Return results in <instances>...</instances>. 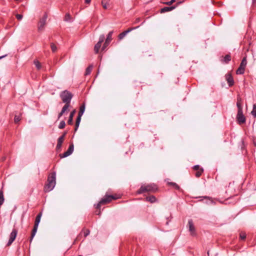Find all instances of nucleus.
<instances>
[{
	"label": "nucleus",
	"instance_id": "nucleus-1",
	"mask_svg": "<svg viewBox=\"0 0 256 256\" xmlns=\"http://www.w3.org/2000/svg\"><path fill=\"white\" fill-rule=\"evenodd\" d=\"M236 100V106L238 108V113L236 116V121L239 124H242L245 123L246 120L243 114L242 98L240 96H238Z\"/></svg>",
	"mask_w": 256,
	"mask_h": 256
},
{
	"label": "nucleus",
	"instance_id": "nucleus-2",
	"mask_svg": "<svg viewBox=\"0 0 256 256\" xmlns=\"http://www.w3.org/2000/svg\"><path fill=\"white\" fill-rule=\"evenodd\" d=\"M47 184H46L44 188L45 192H49L52 190L56 184V172H51L47 180Z\"/></svg>",
	"mask_w": 256,
	"mask_h": 256
},
{
	"label": "nucleus",
	"instance_id": "nucleus-3",
	"mask_svg": "<svg viewBox=\"0 0 256 256\" xmlns=\"http://www.w3.org/2000/svg\"><path fill=\"white\" fill-rule=\"evenodd\" d=\"M158 190L157 186L154 184H150L142 185L137 191L138 194H142L144 192H155Z\"/></svg>",
	"mask_w": 256,
	"mask_h": 256
},
{
	"label": "nucleus",
	"instance_id": "nucleus-4",
	"mask_svg": "<svg viewBox=\"0 0 256 256\" xmlns=\"http://www.w3.org/2000/svg\"><path fill=\"white\" fill-rule=\"evenodd\" d=\"M60 97L64 103L70 104L73 94L70 92L65 90L61 92Z\"/></svg>",
	"mask_w": 256,
	"mask_h": 256
},
{
	"label": "nucleus",
	"instance_id": "nucleus-5",
	"mask_svg": "<svg viewBox=\"0 0 256 256\" xmlns=\"http://www.w3.org/2000/svg\"><path fill=\"white\" fill-rule=\"evenodd\" d=\"M247 64L246 58L244 57L240 64V66L236 71L237 74H242L244 72L245 68Z\"/></svg>",
	"mask_w": 256,
	"mask_h": 256
},
{
	"label": "nucleus",
	"instance_id": "nucleus-6",
	"mask_svg": "<svg viewBox=\"0 0 256 256\" xmlns=\"http://www.w3.org/2000/svg\"><path fill=\"white\" fill-rule=\"evenodd\" d=\"M48 15L46 13L44 14L42 18H41L38 23V31L42 32L44 30V26L46 24V20Z\"/></svg>",
	"mask_w": 256,
	"mask_h": 256
},
{
	"label": "nucleus",
	"instance_id": "nucleus-7",
	"mask_svg": "<svg viewBox=\"0 0 256 256\" xmlns=\"http://www.w3.org/2000/svg\"><path fill=\"white\" fill-rule=\"evenodd\" d=\"M104 38L105 36L104 34H102L100 36L99 40L95 45L94 48V50L96 54H98L99 52L100 48L102 46V43L104 41Z\"/></svg>",
	"mask_w": 256,
	"mask_h": 256
},
{
	"label": "nucleus",
	"instance_id": "nucleus-8",
	"mask_svg": "<svg viewBox=\"0 0 256 256\" xmlns=\"http://www.w3.org/2000/svg\"><path fill=\"white\" fill-rule=\"evenodd\" d=\"M118 198L114 195H107L106 194L104 198L100 200V203H103L104 204H106L112 200H116Z\"/></svg>",
	"mask_w": 256,
	"mask_h": 256
},
{
	"label": "nucleus",
	"instance_id": "nucleus-9",
	"mask_svg": "<svg viewBox=\"0 0 256 256\" xmlns=\"http://www.w3.org/2000/svg\"><path fill=\"white\" fill-rule=\"evenodd\" d=\"M74 144L72 143L69 146L66 152H65L62 154H60V157L61 158H66V157L69 156L72 153V152L74 151Z\"/></svg>",
	"mask_w": 256,
	"mask_h": 256
},
{
	"label": "nucleus",
	"instance_id": "nucleus-10",
	"mask_svg": "<svg viewBox=\"0 0 256 256\" xmlns=\"http://www.w3.org/2000/svg\"><path fill=\"white\" fill-rule=\"evenodd\" d=\"M74 144L72 143L69 146L66 152H65L62 154H60V157L61 158H66V157L69 156L72 153V152L74 151Z\"/></svg>",
	"mask_w": 256,
	"mask_h": 256
},
{
	"label": "nucleus",
	"instance_id": "nucleus-11",
	"mask_svg": "<svg viewBox=\"0 0 256 256\" xmlns=\"http://www.w3.org/2000/svg\"><path fill=\"white\" fill-rule=\"evenodd\" d=\"M114 32L110 31L108 32V34L107 35L106 38L105 40V42L102 47V50H104L105 48L108 46L110 42H111L112 40V36Z\"/></svg>",
	"mask_w": 256,
	"mask_h": 256
},
{
	"label": "nucleus",
	"instance_id": "nucleus-12",
	"mask_svg": "<svg viewBox=\"0 0 256 256\" xmlns=\"http://www.w3.org/2000/svg\"><path fill=\"white\" fill-rule=\"evenodd\" d=\"M17 234H18V230L14 228L12 230V232L10 234L9 240L7 244L8 246H10V245L12 244L13 242L16 239V238L17 236Z\"/></svg>",
	"mask_w": 256,
	"mask_h": 256
},
{
	"label": "nucleus",
	"instance_id": "nucleus-13",
	"mask_svg": "<svg viewBox=\"0 0 256 256\" xmlns=\"http://www.w3.org/2000/svg\"><path fill=\"white\" fill-rule=\"evenodd\" d=\"M188 226L189 231L190 232L192 236L196 235V230L192 220H189L188 222Z\"/></svg>",
	"mask_w": 256,
	"mask_h": 256
},
{
	"label": "nucleus",
	"instance_id": "nucleus-14",
	"mask_svg": "<svg viewBox=\"0 0 256 256\" xmlns=\"http://www.w3.org/2000/svg\"><path fill=\"white\" fill-rule=\"evenodd\" d=\"M138 27L139 26H138L134 27V28H131L128 29L127 30L123 32H122L120 33L118 36V40H122L126 36V34H128V33L130 32L133 30H134Z\"/></svg>",
	"mask_w": 256,
	"mask_h": 256
},
{
	"label": "nucleus",
	"instance_id": "nucleus-15",
	"mask_svg": "<svg viewBox=\"0 0 256 256\" xmlns=\"http://www.w3.org/2000/svg\"><path fill=\"white\" fill-rule=\"evenodd\" d=\"M226 78L230 86H232L234 84V80L231 74H228L226 75Z\"/></svg>",
	"mask_w": 256,
	"mask_h": 256
},
{
	"label": "nucleus",
	"instance_id": "nucleus-16",
	"mask_svg": "<svg viewBox=\"0 0 256 256\" xmlns=\"http://www.w3.org/2000/svg\"><path fill=\"white\" fill-rule=\"evenodd\" d=\"M64 136H60L58 140V143L56 146V150H58L62 148V144L64 140Z\"/></svg>",
	"mask_w": 256,
	"mask_h": 256
},
{
	"label": "nucleus",
	"instance_id": "nucleus-17",
	"mask_svg": "<svg viewBox=\"0 0 256 256\" xmlns=\"http://www.w3.org/2000/svg\"><path fill=\"white\" fill-rule=\"evenodd\" d=\"M176 8V6H165L160 9V12L164 13L166 12H170Z\"/></svg>",
	"mask_w": 256,
	"mask_h": 256
},
{
	"label": "nucleus",
	"instance_id": "nucleus-18",
	"mask_svg": "<svg viewBox=\"0 0 256 256\" xmlns=\"http://www.w3.org/2000/svg\"><path fill=\"white\" fill-rule=\"evenodd\" d=\"M75 113H76V110H74L70 112V116H69L68 121V124H70V125L72 124L73 118H74V116Z\"/></svg>",
	"mask_w": 256,
	"mask_h": 256
},
{
	"label": "nucleus",
	"instance_id": "nucleus-19",
	"mask_svg": "<svg viewBox=\"0 0 256 256\" xmlns=\"http://www.w3.org/2000/svg\"><path fill=\"white\" fill-rule=\"evenodd\" d=\"M231 60V56L230 54H226L222 59L221 60V62L223 63L228 64Z\"/></svg>",
	"mask_w": 256,
	"mask_h": 256
},
{
	"label": "nucleus",
	"instance_id": "nucleus-20",
	"mask_svg": "<svg viewBox=\"0 0 256 256\" xmlns=\"http://www.w3.org/2000/svg\"><path fill=\"white\" fill-rule=\"evenodd\" d=\"M42 216V213L40 212L36 216L35 222H34V226H38L39 223L40 221V218Z\"/></svg>",
	"mask_w": 256,
	"mask_h": 256
},
{
	"label": "nucleus",
	"instance_id": "nucleus-21",
	"mask_svg": "<svg viewBox=\"0 0 256 256\" xmlns=\"http://www.w3.org/2000/svg\"><path fill=\"white\" fill-rule=\"evenodd\" d=\"M146 200L150 203H154L156 201V198L154 196H150L146 198Z\"/></svg>",
	"mask_w": 256,
	"mask_h": 256
},
{
	"label": "nucleus",
	"instance_id": "nucleus-22",
	"mask_svg": "<svg viewBox=\"0 0 256 256\" xmlns=\"http://www.w3.org/2000/svg\"><path fill=\"white\" fill-rule=\"evenodd\" d=\"M38 226H34V228L32 229V234H31V236H30V242H32V240L33 238H34V236L36 235V232H37V230H38Z\"/></svg>",
	"mask_w": 256,
	"mask_h": 256
},
{
	"label": "nucleus",
	"instance_id": "nucleus-23",
	"mask_svg": "<svg viewBox=\"0 0 256 256\" xmlns=\"http://www.w3.org/2000/svg\"><path fill=\"white\" fill-rule=\"evenodd\" d=\"M80 120H81V116H78L76 118V124H75V128H74L75 132L78 130V128Z\"/></svg>",
	"mask_w": 256,
	"mask_h": 256
},
{
	"label": "nucleus",
	"instance_id": "nucleus-24",
	"mask_svg": "<svg viewBox=\"0 0 256 256\" xmlns=\"http://www.w3.org/2000/svg\"><path fill=\"white\" fill-rule=\"evenodd\" d=\"M4 200V191L1 189L0 190V206L3 204Z\"/></svg>",
	"mask_w": 256,
	"mask_h": 256
},
{
	"label": "nucleus",
	"instance_id": "nucleus-25",
	"mask_svg": "<svg viewBox=\"0 0 256 256\" xmlns=\"http://www.w3.org/2000/svg\"><path fill=\"white\" fill-rule=\"evenodd\" d=\"M102 4L103 8L105 10H106L108 8V0H102Z\"/></svg>",
	"mask_w": 256,
	"mask_h": 256
},
{
	"label": "nucleus",
	"instance_id": "nucleus-26",
	"mask_svg": "<svg viewBox=\"0 0 256 256\" xmlns=\"http://www.w3.org/2000/svg\"><path fill=\"white\" fill-rule=\"evenodd\" d=\"M168 184L169 186H173L174 188L176 190H179L180 189V187L179 186H178L176 183L174 182H168Z\"/></svg>",
	"mask_w": 256,
	"mask_h": 256
},
{
	"label": "nucleus",
	"instance_id": "nucleus-27",
	"mask_svg": "<svg viewBox=\"0 0 256 256\" xmlns=\"http://www.w3.org/2000/svg\"><path fill=\"white\" fill-rule=\"evenodd\" d=\"M203 172H204V169L201 168L200 170L196 171V174H195L196 176V178L200 177L202 176Z\"/></svg>",
	"mask_w": 256,
	"mask_h": 256
},
{
	"label": "nucleus",
	"instance_id": "nucleus-28",
	"mask_svg": "<svg viewBox=\"0 0 256 256\" xmlns=\"http://www.w3.org/2000/svg\"><path fill=\"white\" fill-rule=\"evenodd\" d=\"M92 66H89L86 70L85 72V75H88L90 74L92 70Z\"/></svg>",
	"mask_w": 256,
	"mask_h": 256
},
{
	"label": "nucleus",
	"instance_id": "nucleus-29",
	"mask_svg": "<svg viewBox=\"0 0 256 256\" xmlns=\"http://www.w3.org/2000/svg\"><path fill=\"white\" fill-rule=\"evenodd\" d=\"M251 114L254 118H256V104H253L252 110Z\"/></svg>",
	"mask_w": 256,
	"mask_h": 256
},
{
	"label": "nucleus",
	"instance_id": "nucleus-30",
	"mask_svg": "<svg viewBox=\"0 0 256 256\" xmlns=\"http://www.w3.org/2000/svg\"><path fill=\"white\" fill-rule=\"evenodd\" d=\"M70 104H65L64 106L62 108V110L61 111H62L63 112H65L68 109V108L70 107Z\"/></svg>",
	"mask_w": 256,
	"mask_h": 256
},
{
	"label": "nucleus",
	"instance_id": "nucleus-31",
	"mask_svg": "<svg viewBox=\"0 0 256 256\" xmlns=\"http://www.w3.org/2000/svg\"><path fill=\"white\" fill-rule=\"evenodd\" d=\"M50 48H51L53 52H56L57 50L56 46L52 42L50 44Z\"/></svg>",
	"mask_w": 256,
	"mask_h": 256
},
{
	"label": "nucleus",
	"instance_id": "nucleus-32",
	"mask_svg": "<svg viewBox=\"0 0 256 256\" xmlns=\"http://www.w3.org/2000/svg\"><path fill=\"white\" fill-rule=\"evenodd\" d=\"M66 123L64 120H62L60 122V124L58 126V128L60 129H62L65 127Z\"/></svg>",
	"mask_w": 256,
	"mask_h": 256
},
{
	"label": "nucleus",
	"instance_id": "nucleus-33",
	"mask_svg": "<svg viewBox=\"0 0 256 256\" xmlns=\"http://www.w3.org/2000/svg\"><path fill=\"white\" fill-rule=\"evenodd\" d=\"M34 64L36 66V68L38 69V70H40L41 68V65H40V64L39 62L38 61V60H34Z\"/></svg>",
	"mask_w": 256,
	"mask_h": 256
},
{
	"label": "nucleus",
	"instance_id": "nucleus-34",
	"mask_svg": "<svg viewBox=\"0 0 256 256\" xmlns=\"http://www.w3.org/2000/svg\"><path fill=\"white\" fill-rule=\"evenodd\" d=\"M240 238L242 240H244L246 238V234L244 232H240Z\"/></svg>",
	"mask_w": 256,
	"mask_h": 256
},
{
	"label": "nucleus",
	"instance_id": "nucleus-35",
	"mask_svg": "<svg viewBox=\"0 0 256 256\" xmlns=\"http://www.w3.org/2000/svg\"><path fill=\"white\" fill-rule=\"evenodd\" d=\"M20 116L16 115L14 116V120L15 123L18 122L20 120Z\"/></svg>",
	"mask_w": 256,
	"mask_h": 256
},
{
	"label": "nucleus",
	"instance_id": "nucleus-36",
	"mask_svg": "<svg viewBox=\"0 0 256 256\" xmlns=\"http://www.w3.org/2000/svg\"><path fill=\"white\" fill-rule=\"evenodd\" d=\"M70 16L69 14H66L64 16V20L65 21H70Z\"/></svg>",
	"mask_w": 256,
	"mask_h": 256
},
{
	"label": "nucleus",
	"instance_id": "nucleus-37",
	"mask_svg": "<svg viewBox=\"0 0 256 256\" xmlns=\"http://www.w3.org/2000/svg\"><path fill=\"white\" fill-rule=\"evenodd\" d=\"M83 232L84 236L86 237L90 234V231L88 230H85L83 231Z\"/></svg>",
	"mask_w": 256,
	"mask_h": 256
},
{
	"label": "nucleus",
	"instance_id": "nucleus-38",
	"mask_svg": "<svg viewBox=\"0 0 256 256\" xmlns=\"http://www.w3.org/2000/svg\"><path fill=\"white\" fill-rule=\"evenodd\" d=\"M80 110L81 111V112H84V110H85V104H82L80 108Z\"/></svg>",
	"mask_w": 256,
	"mask_h": 256
},
{
	"label": "nucleus",
	"instance_id": "nucleus-39",
	"mask_svg": "<svg viewBox=\"0 0 256 256\" xmlns=\"http://www.w3.org/2000/svg\"><path fill=\"white\" fill-rule=\"evenodd\" d=\"M16 16L18 20H21L23 18V16L21 14H16Z\"/></svg>",
	"mask_w": 256,
	"mask_h": 256
},
{
	"label": "nucleus",
	"instance_id": "nucleus-40",
	"mask_svg": "<svg viewBox=\"0 0 256 256\" xmlns=\"http://www.w3.org/2000/svg\"><path fill=\"white\" fill-rule=\"evenodd\" d=\"M193 169L194 170H199L200 169V166L199 165H196V166H194V167H193Z\"/></svg>",
	"mask_w": 256,
	"mask_h": 256
},
{
	"label": "nucleus",
	"instance_id": "nucleus-41",
	"mask_svg": "<svg viewBox=\"0 0 256 256\" xmlns=\"http://www.w3.org/2000/svg\"><path fill=\"white\" fill-rule=\"evenodd\" d=\"M102 204H104L103 203H100V202L97 204V205L96 207V208L100 209Z\"/></svg>",
	"mask_w": 256,
	"mask_h": 256
},
{
	"label": "nucleus",
	"instance_id": "nucleus-42",
	"mask_svg": "<svg viewBox=\"0 0 256 256\" xmlns=\"http://www.w3.org/2000/svg\"><path fill=\"white\" fill-rule=\"evenodd\" d=\"M202 198H203L204 199H208L209 200H210V203H212V204L213 203V200L209 196H202Z\"/></svg>",
	"mask_w": 256,
	"mask_h": 256
},
{
	"label": "nucleus",
	"instance_id": "nucleus-43",
	"mask_svg": "<svg viewBox=\"0 0 256 256\" xmlns=\"http://www.w3.org/2000/svg\"><path fill=\"white\" fill-rule=\"evenodd\" d=\"M176 2V0H171L170 1V2H166V4L168 5H171L172 4H173L174 2Z\"/></svg>",
	"mask_w": 256,
	"mask_h": 256
},
{
	"label": "nucleus",
	"instance_id": "nucleus-44",
	"mask_svg": "<svg viewBox=\"0 0 256 256\" xmlns=\"http://www.w3.org/2000/svg\"><path fill=\"white\" fill-rule=\"evenodd\" d=\"M64 112H63L62 111H61L58 114V119H60V118L63 115Z\"/></svg>",
	"mask_w": 256,
	"mask_h": 256
},
{
	"label": "nucleus",
	"instance_id": "nucleus-45",
	"mask_svg": "<svg viewBox=\"0 0 256 256\" xmlns=\"http://www.w3.org/2000/svg\"><path fill=\"white\" fill-rule=\"evenodd\" d=\"M84 113V112L79 110V112H78V116L82 117V116Z\"/></svg>",
	"mask_w": 256,
	"mask_h": 256
},
{
	"label": "nucleus",
	"instance_id": "nucleus-46",
	"mask_svg": "<svg viewBox=\"0 0 256 256\" xmlns=\"http://www.w3.org/2000/svg\"><path fill=\"white\" fill-rule=\"evenodd\" d=\"M67 134V132H64L62 136H64V138L66 134Z\"/></svg>",
	"mask_w": 256,
	"mask_h": 256
},
{
	"label": "nucleus",
	"instance_id": "nucleus-47",
	"mask_svg": "<svg viewBox=\"0 0 256 256\" xmlns=\"http://www.w3.org/2000/svg\"><path fill=\"white\" fill-rule=\"evenodd\" d=\"M85 2L87 4H89L90 2V0H85Z\"/></svg>",
	"mask_w": 256,
	"mask_h": 256
},
{
	"label": "nucleus",
	"instance_id": "nucleus-48",
	"mask_svg": "<svg viewBox=\"0 0 256 256\" xmlns=\"http://www.w3.org/2000/svg\"><path fill=\"white\" fill-rule=\"evenodd\" d=\"M6 55H4V56H0V60L2 59V58L5 57Z\"/></svg>",
	"mask_w": 256,
	"mask_h": 256
},
{
	"label": "nucleus",
	"instance_id": "nucleus-49",
	"mask_svg": "<svg viewBox=\"0 0 256 256\" xmlns=\"http://www.w3.org/2000/svg\"><path fill=\"white\" fill-rule=\"evenodd\" d=\"M255 2H256V0H252V3L254 4Z\"/></svg>",
	"mask_w": 256,
	"mask_h": 256
},
{
	"label": "nucleus",
	"instance_id": "nucleus-50",
	"mask_svg": "<svg viewBox=\"0 0 256 256\" xmlns=\"http://www.w3.org/2000/svg\"><path fill=\"white\" fill-rule=\"evenodd\" d=\"M207 253H208V254H209V251H208V252H207Z\"/></svg>",
	"mask_w": 256,
	"mask_h": 256
},
{
	"label": "nucleus",
	"instance_id": "nucleus-51",
	"mask_svg": "<svg viewBox=\"0 0 256 256\" xmlns=\"http://www.w3.org/2000/svg\"><path fill=\"white\" fill-rule=\"evenodd\" d=\"M100 214V212H98V214Z\"/></svg>",
	"mask_w": 256,
	"mask_h": 256
},
{
	"label": "nucleus",
	"instance_id": "nucleus-52",
	"mask_svg": "<svg viewBox=\"0 0 256 256\" xmlns=\"http://www.w3.org/2000/svg\"><path fill=\"white\" fill-rule=\"evenodd\" d=\"M82 256L80 255V256Z\"/></svg>",
	"mask_w": 256,
	"mask_h": 256
}]
</instances>
